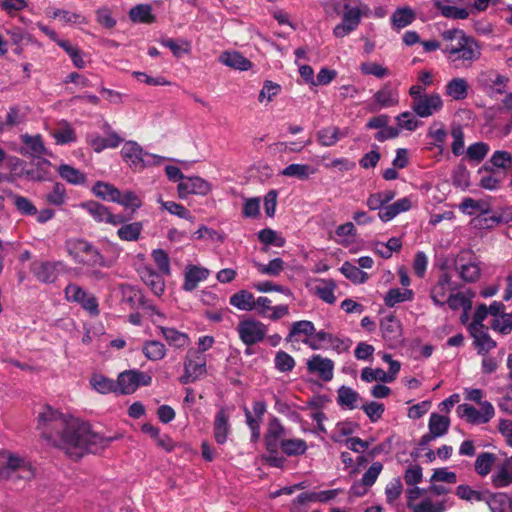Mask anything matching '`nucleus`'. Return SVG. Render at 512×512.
<instances>
[{
  "label": "nucleus",
  "instance_id": "nucleus-1",
  "mask_svg": "<svg viewBox=\"0 0 512 512\" xmlns=\"http://www.w3.org/2000/svg\"><path fill=\"white\" fill-rule=\"evenodd\" d=\"M37 428L42 436L75 460L85 453H98L119 436L104 437L94 433L90 425L77 418L67 417L49 405L39 413Z\"/></svg>",
  "mask_w": 512,
  "mask_h": 512
},
{
  "label": "nucleus",
  "instance_id": "nucleus-2",
  "mask_svg": "<svg viewBox=\"0 0 512 512\" xmlns=\"http://www.w3.org/2000/svg\"><path fill=\"white\" fill-rule=\"evenodd\" d=\"M442 38L447 41L443 52L449 62L456 67H470L481 57V46L472 36H468L459 29H450L442 32Z\"/></svg>",
  "mask_w": 512,
  "mask_h": 512
},
{
  "label": "nucleus",
  "instance_id": "nucleus-3",
  "mask_svg": "<svg viewBox=\"0 0 512 512\" xmlns=\"http://www.w3.org/2000/svg\"><path fill=\"white\" fill-rule=\"evenodd\" d=\"M68 255L77 264L88 268L110 267V262L90 241L83 238H72L65 242Z\"/></svg>",
  "mask_w": 512,
  "mask_h": 512
},
{
  "label": "nucleus",
  "instance_id": "nucleus-4",
  "mask_svg": "<svg viewBox=\"0 0 512 512\" xmlns=\"http://www.w3.org/2000/svg\"><path fill=\"white\" fill-rule=\"evenodd\" d=\"M123 160L135 171H141L147 166L159 164L161 158L157 155L145 152L142 147L134 141H127L122 149Z\"/></svg>",
  "mask_w": 512,
  "mask_h": 512
},
{
  "label": "nucleus",
  "instance_id": "nucleus-5",
  "mask_svg": "<svg viewBox=\"0 0 512 512\" xmlns=\"http://www.w3.org/2000/svg\"><path fill=\"white\" fill-rule=\"evenodd\" d=\"M237 332L245 345L252 346L264 340L267 326L258 320L247 318L238 323Z\"/></svg>",
  "mask_w": 512,
  "mask_h": 512
},
{
  "label": "nucleus",
  "instance_id": "nucleus-6",
  "mask_svg": "<svg viewBox=\"0 0 512 512\" xmlns=\"http://www.w3.org/2000/svg\"><path fill=\"white\" fill-rule=\"evenodd\" d=\"M206 372L205 356L200 352L189 351L184 360V374L179 380L182 384L193 383Z\"/></svg>",
  "mask_w": 512,
  "mask_h": 512
},
{
  "label": "nucleus",
  "instance_id": "nucleus-7",
  "mask_svg": "<svg viewBox=\"0 0 512 512\" xmlns=\"http://www.w3.org/2000/svg\"><path fill=\"white\" fill-rule=\"evenodd\" d=\"M456 412L458 416L471 424L488 423L495 414L494 407L488 401L481 403V411L470 404L458 405Z\"/></svg>",
  "mask_w": 512,
  "mask_h": 512
},
{
  "label": "nucleus",
  "instance_id": "nucleus-8",
  "mask_svg": "<svg viewBox=\"0 0 512 512\" xmlns=\"http://www.w3.org/2000/svg\"><path fill=\"white\" fill-rule=\"evenodd\" d=\"M79 207L87 211L96 222H105L111 225H119L127 222L129 218H125L120 214H113L110 209L97 201L81 202Z\"/></svg>",
  "mask_w": 512,
  "mask_h": 512
},
{
  "label": "nucleus",
  "instance_id": "nucleus-9",
  "mask_svg": "<svg viewBox=\"0 0 512 512\" xmlns=\"http://www.w3.org/2000/svg\"><path fill=\"white\" fill-rule=\"evenodd\" d=\"M152 382V377L145 372L138 370H129L119 374L116 387L121 394H131L139 386H148Z\"/></svg>",
  "mask_w": 512,
  "mask_h": 512
},
{
  "label": "nucleus",
  "instance_id": "nucleus-10",
  "mask_svg": "<svg viewBox=\"0 0 512 512\" xmlns=\"http://www.w3.org/2000/svg\"><path fill=\"white\" fill-rule=\"evenodd\" d=\"M362 11L358 7L345 5L343 10L342 22L333 29V35L336 38H343L354 31L361 22Z\"/></svg>",
  "mask_w": 512,
  "mask_h": 512
},
{
  "label": "nucleus",
  "instance_id": "nucleus-11",
  "mask_svg": "<svg viewBox=\"0 0 512 512\" xmlns=\"http://www.w3.org/2000/svg\"><path fill=\"white\" fill-rule=\"evenodd\" d=\"M380 330L390 348H395L402 342V325L394 315H388L381 320Z\"/></svg>",
  "mask_w": 512,
  "mask_h": 512
},
{
  "label": "nucleus",
  "instance_id": "nucleus-12",
  "mask_svg": "<svg viewBox=\"0 0 512 512\" xmlns=\"http://www.w3.org/2000/svg\"><path fill=\"white\" fill-rule=\"evenodd\" d=\"M61 267H63V263L60 261H35L32 263L31 270L38 281L54 283L58 278Z\"/></svg>",
  "mask_w": 512,
  "mask_h": 512
},
{
  "label": "nucleus",
  "instance_id": "nucleus-13",
  "mask_svg": "<svg viewBox=\"0 0 512 512\" xmlns=\"http://www.w3.org/2000/svg\"><path fill=\"white\" fill-rule=\"evenodd\" d=\"M210 190V184L198 176L185 177L177 187L178 196L181 199H185L191 194L206 195Z\"/></svg>",
  "mask_w": 512,
  "mask_h": 512
},
{
  "label": "nucleus",
  "instance_id": "nucleus-14",
  "mask_svg": "<svg viewBox=\"0 0 512 512\" xmlns=\"http://www.w3.org/2000/svg\"><path fill=\"white\" fill-rule=\"evenodd\" d=\"M443 106L442 99L438 93L426 94L417 101H413L411 109L419 117L425 118L439 111Z\"/></svg>",
  "mask_w": 512,
  "mask_h": 512
},
{
  "label": "nucleus",
  "instance_id": "nucleus-15",
  "mask_svg": "<svg viewBox=\"0 0 512 512\" xmlns=\"http://www.w3.org/2000/svg\"><path fill=\"white\" fill-rule=\"evenodd\" d=\"M285 434V427L280 420L276 417H272L264 435L265 447L270 454H278L279 445Z\"/></svg>",
  "mask_w": 512,
  "mask_h": 512
},
{
  "label": "nucleus",
  "instance_id": "nucleus-16",
  "mask_svg": "<svg viewBox=\"0 0 512 512\" xmlns=\"http://www.w3.org/2000/svg\"><path fill=\"white\" fill-rule=\"evenodd\" d=\"M307 371L310 374H317L325 382L333 378L334 362L329 358H324L319 354H314L307 360Z\"/></svg>",
  "mask_w": 512,
  "mask_h": 512
},
{
  "label": "nucleus",
  "instance_id": "nucleus-17",
  "mask_svg": "<svg viewBox=\"0 0 512 512\" xmlns=\"http://www.w3.org/2000/svg\"><path fill=\"white\" fill-rule=\"evenodd\" d=\"M458 286L452 282L451 276L448 273H442L437 283L431 288L430 297L433 303L437 306L443 307L447 291L456 290Z\"/></svg>",
  "mask_w": 512,
  "mask_h": 512
},
{
  "label": "nucleus",
  "instance_id": "nucleus-18",
  "mask_svg": "<svg viewBox=\"0 0 512 512\" xmlns=\"http://www.w3.org/2000/svg\"><path fill=\"white\" fill-rule=\"evenodd\" d=\"M230 432L229 415L226 409L222 407L217 411L213 423V435L217 444L223 445L226 443Z\"/></svg>",
  "mask_w": 512,
  "mask_h": 512
},
{
  "label": "nucleus",
  "instance_id": "nucleus-19",
  "mask_svg": "<svg viewBox=\"0 0 512 512\" xmlns=\"http://www.w3.org/2000/svg\"><path fill=\"white\" fill-rule=\"evenodd\" d=\"M21 141L24 144L20 148L21 155H30L31 157L40 158L47 154L41 135L31 136L28 134L21 135Z\"/></svg>",
  "mask_w": 512,
  "mask_h": 512
},
{
  "label": "nucleus",
  "instance_id": "nucleus-20",
  "mask_svg": "<svg viewBox=\"0 0 512 512\" xmlns=\"http://www.w3.org/2000/svg\"><path fill=\"white\" fill-rule=\"evenodd\" d=\"M209 275V270L196 265H188L185 270L183 289L193 291L197 288L199 282L205 280Z\"/></svg>",
  "mask_w": 512,
  "mask_h": 512
},
{
  "label": "nucleus",
  "instance_id": "nucleus-21",
  "mask_svg": "<svg viewBox=\"0 0 512 512\" xmlns=\"http://www.w3.org/2000/svg\"><path fill=\"white\" fill-rule=\"evenodd\" d=\"M416 19L415 11L409 6L398 7L391 16V25L395 30H401L412 24Z\"/></svg>",
  "mask_w": 512,
  "mask_h": 512
},
{
  "label": "nucleus",
  "instance_id": "nucleus-22",
  "mask_svg": "<svg viewBox=\"0 0 512 512\" xmlns=\"http://www.w3.org/2000/svg\"><path fill=\"white\" fill-rule=\"evenodd\" d=\"M157 328L170 346L182 349L189 345L190 340L186 333L171 327L158 326Z\"/></svg>",
  "mask_w": 512,
  "mask_h": 512
},
{
  "label": "nucleus",
  "instance_id": "nucleus-23",
  "mask_svg": "<svg viewBox=\"0 0 512 512\" xmlns=\"http://www.w3.org/2000/svg\"><path fill=\"white\" fill-rule=\"evenodd\" d=\"M141 279L151 289V291L160 296L164 292L165 282L161 274L149 267L141 271Z\"/></svg>",
  "mask_w": 512,
  "mask_h": 512
},
{
  "label": "nucleus",
  "instance_id": "nucleus-24",
  "mask_svg": "<svg viewBox=\"0 0 512 512\" xmlns=\"http://www.w3.org/2000/svg\"><path fill=\"white\" fill-rule=\"evenodd\" d=\"M219 60L222 64L241 71H246L252 66V63L237 51L223 52Z\"/></svg>",
  "mask_w": 512,
  "mask_h": 512
},
{
  "label": "nucleus",
  "instance_id": "nucleus-25",
  "mask_svg": "<svg viewBox=\"0 0 512 512\" xmlns=\"http://www.w3.org/2000/svg\"><path fill=\"white\" fill-rule=\"evenodd\" d=\"M495 488H504L512 484V464L506 459L491 476Z\"/></svg>",
  "mask_w": 512,
  "mask_h": 512
},
{
  "label": "nucleus",
  "instance_id": "nucleus-26",
  "mask_svg": "<svg viewBox=\"0 0 512 512\" xmlns=\"http://www.w3.org/2000/svg\"><path fill=\"white\" fill-rule=\"evenodd\" d=\"M470 333L474 338V344L479 354H486L496 347V342L488 335L484 328L470 329Z\"/></svg>",
  "mask_w": 512,
  "mask_h": 512
},
{
  "label": "nucleus",
  "instance_id": "nucleus-27",
  "mask_svg": "<svg viewBox=\"0 0 512 512\" xmlns=\"http://www.w3.org/2000/svg\"><path fill=\"white\" fill-rule=\"evenodd\" d=\"M468 82L464 78H453L445 86V93L453 100H464L468 95Z\"/></svg>",
  "mask_w": 512,
  "mask_h": 512
},
{
  "label": "nucleus",
  "instance_id": "nucleus-28",
  "mask_svg": "<svg viewBox=\"0 0 512 512\" xmlns=\"http://www.w3.org/2000/svg\"><path fill=\"white\" fill-rule=\"evenodd\" d=\"M92 192L96 197L101 198L104 201L114 203H116L118 197H120V190L118 188L103 181H97L92 187Z\"/></svg>",
  "mask_w": 512,
  "mask_h": 512
},
{
  "label": "nucleus",
  "instance_id": "nucleus-29",
  "mask_svg": "<svg viewBox=\"0 0 512 512\" xmlns=\"http://www.w3.org/2000/svg\"><path fill=\"white\" fill-rule=\"evenodd\" d=\"M57 171L62 179L73 185H83L87 181L85 173L68 164H61Z\"/></svg>",
  "mask_w": 512,
  "mask_h": 512
},
{
  "label": "nucleus",
  "instance_id": "nucleus-30",
  "mask_svg": "<svg viewBox=\"0 0 512 512\" xmlns=\"http://www.w3.org/2000/svg\"><path fill=\"white\" fill-rule=\"evenodd\" d=\"M142 352L148 360L160 361L165 358L167 349L165 345L158 340H147L143 343Z\"/></svg>",
  "mask_w": 512,
  "mask_h": 512
},
{
  "label": "nucleus",
  "instance_id": "nucleus-31",
  "mask_svg": "<svg viewBox=\"0 0 512 512\" xmlns=\"http://www.w3.org/2000/svg\"><path fill=\"white\" fill-rule=\"evenodd\" d=\"M478 174H483L480 178V187L487 190H495L499 188L502 181L501 177L487 163L478 170Z\"/></svg>",
  "mask_w": 512,
  "mask_h": 512
},
{
  "label": "nucleus",
  "instance_id": "nucleus-32",
  "mask_svg": "<svg viewBox=\"0 0 512 512\" xmlns=\"http://www.w3.org/2000/svg\"><path fill=\"white\" fill-rule=\"evenodd\" d=\"M229 302L232 306L242 311H252L255 308L254 295L247 290H240L234 293Z\"/></svg>",
  "mask_w": 512,
  "mask_h": 512
},
{
  "label": "nucleus",
  "instance_id": "nucleus-33",
  "mask_svg": "<svg viewBox=\"0 0 512 512\" xmlns=\"http://www.w3.org/2000/svg\"><path fill=\"white\" fill-rule=\"evenodd\" d=\"M374 100L380 107H392L398 104V93L392 89L390 83H386L374 94Z\"/></svg>",
  "mask_w": 512,
  "mask_h": 512
},
{
  "label": "nucleus",
  "instance_id": "nucleus-34",
  "mask_svg": "<svg viewBox=\"0 0 512 512\" xmlns=\"http://www.w3.org/2000/svg\"><path fill=\"white\" fill-rule=\"evenodd\" d=\"M449 0H433L434 6L440 11V13L451 19H467L469 12L465 8H459L456 6L449 5Z\"/></svg>",
  "mask_w": 512,
  "mask_h": 512
},
{
  "label": "nucleus",
  "instance_id": "nucleus-35",
  "mask_svg": "<svg viewBox=\"0 0 512 512\" xmlns=\"http://www.w3.org/2000/svg\"><path fill=\"white\" fill-rule=\"evenodd\" d=\"M491 512H512L511 511V502L509 497L505 493H494L486 494V500H484Z\"/></svg>",
  "mask_w": 512,
  "mask_h": 512
},
{
  "label": "nucleus",
  "instance_id": "nucleus-36",
  "mask_svg": "<svg viewBox=\"0 0 512 512\" xmlns=\"http://www.w3.org/2000/svg\"><path fill=\"white\" fill-rule=\"evenodd\" d=\"M120 291L122 295V301L135 309L141 304H144V296L141 291L129 284H121Z\"/></svg>",
  "mask_w": 512,
  "mask_h": 512
},
{
  "label": "nucleus",
  "instance_id": "nucleus-37",
  "mask_svg": "<svg viewBox=\"0 0 512 512\" xmlns=\"http://www.w3.org/2000/svg\"><path fill=\"white\" fill-rule=\"evenodd\" d=\"M450 427V419L438 413H432L429 418V432L436 438L444 436Z\"/></svg>",
  "mask_w": 512,
  "mask_h": 512
},
{
  "label": "nucleus",
  "instance_id": "nucleus-38",
  "mask_svg": "<svg viewBox=\"0 0 512 512\" xmlns=\"http://www.w3.org/2000/svg\"><path fill=\"white\" fill-rule=\"evenodd\" d=\"M307 443L300 438L283 439L279 445V449L287 456H300L306 453Z\"/></svg>",
  "mask_w": 512,
  "mask_h": 512
},
{
  "label": "nucleus",
  "instance_id": "nucleus-39",
  "mask_svg": "<svg viewBox=\"0 0 512 512\" xmlns=\"http://www.w3.org/2000/svg\"><path fill=\"white\" fill-rule=\"evenodd\" d=\"M461 259L455 261L456 270L459 272L461 279L468 283L476 282L481 275V269L475 262L459 264Z\"/></svg>",
  "mask_w": 512,
  "mask_h": 512
},
{
  "label": "nucleus",
  "instance_id": "nucleus-40",
  "mask_svg": "<svg viewBox=\"0 0 512 512\" xmlns=\"http://www.w3.org/2000/svg\"><path fill=\"white\" fill-rule=\"evenodd\" d=\"M512 220V210L507 213H494L490 215L488 211H484L482 215L477 218L479 225L485 228H492L500 223H508Z\"/></svg>",
  "mask_w": 512,
  "mask_h": 512
},
{
  "label": "nucleus",
  "instance_id": "nucleus-41",
  "mask_svg": "<svg viewBox=\"0 0 512 512\" xmlns=\"http://www.w3.org/2000/svg\"><path fill=\"white\" fill-rule=\"evenodd\" d=\"M497 457L495 454L490 452L480 453L474 463L475 472L481 476H487L491 470L493 465L495 464Z\"/></svg>",
  "mask_w": 512,
  "mask_h": 512
},
{
  "label": "nucleus",
  "instance_id": "nucleus-42",
  "mask_svg": "<svg viewBox=\"0 0 512 512\" xmlns=\"http://www.w3.org/2000/svg\"><path fill=\"white\" fill-rule=\"evenodd\" d=\"M123 225L117 230V236L123 241H137L143 230L142 222L122 223Z\"/></svg>",
  "mask_w": 512,
  "mask_h": 512
},
{
  "label": "nucleus",
  "instance_id": "nucleus-43",
  "mask_svg": "<svg viewBox=\"0 0 512 512\" xmlns=\"http://www.w3.org/2000/svg\"><path fill=\"white\" fill-rule=\"evenodd\" d=\"M23 460L13 455H0V476L10 478L12 473L21 468Z\"/></svg>",
  "mask_w": 512,
  "mask_h": 512
},
{
  "label": "nucleus",
  "instance_id": "nucleus-44",
  "mask_svg": "<svg viewBox=\"0 0 512 512\" xmlns=\"http://www.w3.org/2000/svg\"><path fill=\"white\" fill-rule=\"evenodd\" d=\"M314 173L315 170L308 164H290L281 171L283 176L297 178L302 181L309 179L310 175Z\"/></svg>",
  "mask_w": 512,
  "mask_h": 512
},
{
  "label": "nucleus",
  "instance_id": "nucleus-45",
  "mask_svg": "<svg viewBox=\"0 0 512 512\" xmlns=\"http://www.w3.org/2000/svg\"><path fill=\"white\" fill-rule=\"evenodd\" d=\"M129 17L133 22L150 24L155 21L152 8L148 4H139L131 8Z\"/></svg>",
  "mask_w": 512,
  "mask_h": 512
},
{
  "label": "nucleus",
  "instance_id": "nucleus-46",
  "mask_svg": "<svg viewBox=\"0 0 512 512\" xmlns=\"http://www.w3.org/2000/svg\"><path fill=\"white\" fill-rule=\"evenodd\" d=\"M51 162L41 158L37 161L36 167L24 171V175L32 181H45L49 178V167Z\"/></svg>",
  "mask_w": 512,
  "mask_h": 512
},
{
  "label": "nucleus",
  "instance_id": "nucleus-47",
  "mask_svg": "<svg viewBox=\"0 0 512 512\" xmlns=\"http://www.w3.org/2000/svg\"><path fill=\"white\" fill-rule=\"evenodd\" d=\"M341 273L354 284H362L367 281L368 274L362 271L359 267L346 261L340 268Z\"/></svg>",
  "mask_w": 512,
  "mask_h": 512
},
{
  "label": "nucleus",
  "instance_id": "nucleus-48",
  "mask_svg": "<svg viewBox=\"0 0 512 512\" xmlns=\"http://www.w3.org/2000/svg\"><path fill=\"white\" fill-rule=\"evenodd\" d=\"M408 508L412 512H444L446 510L445 501L432 502L431 499H423L419 503H409Z\"/></svg>",
  "mask_w": 512,
  "mask_h": 512
},
{
  "label": "nucleus",
  "instance_id": "nucleus-49",
  "mask_svg": "<svg viewBox=\"0 0 512 512\" xmlns=\"http://www.w3.org/2000/svg\"><path fill=\"white\" fill-rule=\"evenodd\" d=\"M340 139V129L338 127H326L317 132L318 142L325 147L335 145Z\"/></svg>",
  "mask_w": 512,
  "mask_h": 512
},
{
  "label": "nucleus",
  "instance_id": "nucleus-50",
  "mask_svg": "<svg viewBox=\"0 0 512 512\" xmlns=\"http://www.w3.org/2000/svg\"><path fill=\"white\" fill-rule=\"evenodd\" d=\"M90 384L96 391L102 394L117 391L114 381L101 374H94L90 379Z\"/></svg>",
  "mask_w": 512,
  "mask_h": 512
},
{
  "label": "nucleus",
  "instance_id": "nucleus-51",
  "mask_svg": "<svg viewBox=\"0 0 512 512\" xmlns=\"http://www.w3.org/2000/svg\"><path fill=\"white\" fill-rule=\"evenodd\" d=\"M359 399V394L350 387L341 386L338 389L337 403L340 406H346L349 409L356 408V402Z\"/></svg>",
  "mask_w": 512,
  "mask_h": 512
},
{
  "label": "nucleus",
  "instance_id": "nucleus-52",
  "mask_svg": "<svg viewBox=\"0 0 512 512\" xmlns=\"http://www.w3.org/2000/svg\"><path fill=\"white\" fill-rule=\"evenodd\" d=\"M335 288L336 284L333 280H322L321 284L316 286V294L324 302L334 304L336 301Z\"/></svg>",
  "mask_w": 512,
  "mask_h": 512
},
{
  "label": "nucleus",
  "instance_id": "nucleus-53",
  "mask_svg": "<svg viewBox=\"0 0 512 512\" xmlns=\"http://www.w3.org/2000/svg\"><path fill=\"white\" fill-rule=\"evenodd\" d=\"M487 492H480L472 489L469 485L461 484L456 488V495L469 502H481L486 500Z\"/></svg>",
  "mask_w": 512,
  "mask_h": 512
},
{
  "label": "nucleus",
  "instance_id": "nucleus-54",
  "mask_svg": "<svg viewBox=\"0 0 512 512\" xmlns=\"http://www.w3.org/2000/svg\"><path fill=\"white\" fill-rule=\"evenodd\" d=\"M57 44L70 56L75 67L82 69L86 63L82 57V52L78 47L72 46L69 41H57Z\"/></svg>",
  "mask_w": 512,
  "mask_h": 512
},
{
  "label": "nucleus",
  "instance_id": "nucleus-55",
  "mask_svg": "<svg viewBox=\"0 0 512 512\" xmlns=\"http://www.w3.org/2000/svg\"><path fill=\"white\" fill-rule=\"evenodd\" d=\"M315 333V326L311 321L301 320L294 322L291 326L290 332L286 337V341L290 342L292 337L298 334L312 336Z\"/></svg>",
  "mask_w": 512,
  "mask_h": 512
},
{
  "label": "nucleus",
  "instance_id": "nucleus-56",
  "mask_svg": "<svg viewBox=\"0 0 512 512\" xmlns=\"http://www.w3.org/2000/svg\"><path fill=\"white\" fill-rule=\"evenodd\" d=\"M116 203L124 206L126 209H131L132 212H135L142 206V201L139 196L130 190L123 193L120 191V197H118Z\"/></svg>",
  "mask_w": 512,
  "mask_h": 512
},
{
  "label": "nucleus",
  "instance_id": "nucleus-57",
  "mask_svg": "<svg viewBox=\"0 0 512 512\" xmlns=\"http://www.w3.org/2000/svg\"><path fill=\"white\" fill-rule=\"evenodd\" d=\"M497 75V71L489 70L481 72L477 77L479 87L490 97L493 96L494 78Z\"/></svg>",
  "mask_w": 512,
  "mask_h": 512
},
{
  "label": "nucleus",
  "instance_id": "nucleus-58",
  "mask_svg": "<svg viewBox=\"0 0 512 512\" xmlns=\"http://www.w3.org/2000/svg\"><path fill=\"white\" fill-rule=\"evenodd\" d=\"M163 209L167 210L169 213L178 216L179 218H183L189 221H193L194 217L191 215L190 211L184 207L182 204L173 202V201H159Z\"/></svg>",
  "mask_w": 512,
  "mask_h": 512
},
{
  "label": "nucleus",
  "instance_id": "nucleus-59",
  "mask_svg": "<svg viewBox=\"0 0 512 512\" xmlns=\"http://www.w3.org/2000/svg\"><path fill=\"white\" fill-rule=\"evenodd\" d=\"M490 167L507 169L512 164V155L508 151L498 150L493 153L489 160Z\"/></svg>",
  "mask_w": 512,
  "mask_h": 512
},
{
  "label": "nucleus",
  "instance_id": "nucleus-60",
  "mask_svg": "<svg viewBox=\"0 0 512 512\" xmlns=\"http://www.w3.org/2000/svg\"><path fill=\"white\" fill-rule=\"evenodd\" d=\"M53 136L56 143L60 145L74 142L76 140L75 131L68 123H65L62 127L55 130Z\"/></svg>",
  "mask_w": 512,
  "mask_h": 512
},
{
  "label": "nucleus",
  "instance_id": "nucleus-61",
  "mask_svg": "<svg viewBox=\"0 0 512 512\" xmlns=\"http://www.w3.org/2000/svg\"><path fill=\"white\" fill-rule=\"evenodd\" d=\"M274 362L276 369L280 372H290L295 367L294 358L285 351H278Z\"/></svg>",
  "mask_w": 512,
  "mask_h": 512
},
{
  "label": "nucleus",
  "instance_id": "nucleus-62",
  "mask_svg": "<svg viewBox=\"0 0 512 512\" xmlns=\"http://www.w3.org/2000/svg\"><path fill=\"white\" fill-rule=\"evenodd\" d=\"M489 151V146L484 142H476L467 148V157L471 161H482Z\"/></svg>",
  "mask_w": 512,
  "mask_h": 512
},
{
  "label": "nucleus",
  "instance_id": "nucleus-63",
  "mask_svg": "<svg viewBox=\"0 0 512 512\" xmlns=\"http://www.w3.org/2000/svg\"><path fill=\"white\" fill-rule=\"evenodd\" d=\"M492 328L506 335L512 331V313H502L491 324Z\"/></svg>",
  "mask_w": 512,
  "mask_h": 512
},
{
  "label": "nucleus",
  "instance_id": "nucleus-64",
  "mask_svg": "<svg viewBox=\"0 0 512 512\" xmlns=\"http://www.w3.org/2000/svg\"><path fill=\"white\" fill-rule=\"evenodd\" d=\"M310 503H314L310 492H304L299 494L295 499L292 500L289 511L290 512H307Z\"/></svg>",
  "mask_w": 512,
  "mask_h": 512
}]
</instances>
